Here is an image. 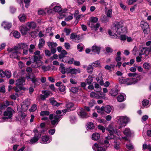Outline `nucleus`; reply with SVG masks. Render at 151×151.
Returning a JSON list of instances; mask_svg holds the SVG:
<instances>
[{"label":"nucleus","instance_id":"nucleus-1","mask_svg":"<svg viewBox=\"0 0 151 151\" xmlns=\"http://www.w3.org/2000/svg\"><path fill=\"white\" fill-rule=\"evenodd\" d=\"M127 28L124 26L123 23L122 22H117L115 23L114 26L113 28V31L112 32L110 30H108L109 35L111 36H114L116 35L118 36L121 35V40L123 41L127 39V36L124 35H122L121 34L126 32Z\"/></svg>","mask_w":151,"mask_h":151},{"label":"nucleus","instance_id":"nucleus-2","mask_svg":"<svg viewBox=\"0 0 151 151\" xmlns=\"http://www.w3.org/2000/svg\"><path fill=\"white\" fill-rule=\"evenodd\" d=\"M27 44L26 43H20L17 46H15L13 47H9L7 49V51L9 53H10V57L12 58H16L18 60L19 59V58L18 54L20 53L18 50L20 49H27L28 48Z\"/></svg>","mask_w":151,"mask_h":151},{"label":"nucleus","instance_id":"nucleus-3","mask_svg":"<svg viewBox=\"0 0 151 151\" xmlns=\"http://www.w3.org/2000/svg\"><path fill=\"white\" fill-rule=\"evenodd\" d=\"M106 130L108 131L109 134V135L108 137H106V139H121L120 137H118L117 138L114 135V133H115L118 136L120 137L121 136V132L119 131L117 129H115L111 125H109L106 129Z\"/></svg>","mask_w":151,"mask_h":151},{"label":"nucleus","instance_id":"nucleus-4","mask_svg":"<svg viewBox=\"0 0 151 151\" xmlns=\"http://www.w3.org/2000/svg\"><path fill=\"white\" fill-rule=\"evenodd\" d=\"M116 119L117 123L120 125L118 127L116 126V127L119 129L126 126L130 121L129 119L126 116H118L117 117Z\"/></svg>","mask_w":151,"mask_h":151},{"label":"nucleus","instance_id":"nucleus-5","mask_svg":"<svg viewBox=\"0 0 151 151\" xmlns=\"http://www.w3.org/2000/svg\"><path fill=\"white\" fill-rule=\"evenodd\" d=\"M62 115H55L50 114L49 116V118L50 120L51 124L52 127H55L58 124L60 120L62 118Z\"/></svg>","mask_w":151,"mask_h":151},{"label":"nucleus","instance_id":"nucleus-6","mask_svg":"<svg viewBox=\"0 0 151 151\" xmlns=\"http://www.w3.org/2000/svg\"><path fill=\"white\" fill-rule=\"evenodd\" d=\"M13 112L14 111L11 108L8 107L6 110L4 112V116L2 117V119H10L12 116Z\"/></svg>","mask_w":151,"mask_h":151},{"label":"nucleus","instance_id":"nucleus-7","mask_svg":"<svg viewBox=\"0 0 151 151\" xmlns=\"http://www.w3.org/2000/svg\"><path fill=\"white\" fill-rule=\"evenodd\" d=\"M52 7V11L55 12H60L62 10L61 6L57 3H53L50 6V9L51 10V9Z\"/></svg>","mask_w":151,"mask_h":151},{"label":"nucleus","instance_id":"nucleus-8","mask_svg":"<svg viewBox=\"0 0 151 151\" xmlns=\"http://www.w3.org/2000/svg\"><path fill=\"white\" fill-rule=\"evenodd\" d=\"M90 96L92 98L97 99L101 98L105 100L107 99V97H105V94L100 92L97 93L95 92H92L90 93Z\"/></svg>","mask_w":151,"mask_h":151},{"label":"nucleus","instance_id":"nucleus-9","mask_svg":"<svg viewBox=\"0 0 151 151\" xmlns=\"http://www.w3.org/2000/svg\"><path fill=\"white\" fill-rule=\"evenodd\" d=\"M77 114L82 119H86L89 117L88 115L86 113L84 109L81 108H79L77 110Z\"/></svg>","mask_w":151,"mask_h":151},{"label":"nucleus","instance_id":"nucleus-10","mask_svg":"<svg viewBox=\"0 0 151 151\" xmlns=\"http://www.w3.org/2000/svg\"><path fill=\"white\" fill-rule=\"evenodd\" d=\"M25 82V78L24 77L21 78L16 81V85L19 89L24 90L25 88L23 87V86Z\"/></svg>","mask_w":151,"mask_h":151},{"label":"nucleus","instance_id":"nucleus-11","mask_svg":"<svg viewBox=\"0 0 151 151\" xmlns=\"http://www.w3.org/2000/svg\"><path fill=\"white\" fill-rule=\"evenodd\" d=\"M141 26L143 29V32L145 34H148L150 31L149 26L148 23L143 21L141 22Z\"/></svg>","mask_w":151,"mask_h":151},{"label":"nucleus","instance_id":"nucleus-12","mask_svg":"<svg viewBox=\"0 0 151 151\" xmlns=\"http://www.w3.org/2000/svg\"><path fill=\"white\" fill-rule=\"evenodd\" d=\"M67 73H70L71 74H76L81 73V70L79 68L77 69L72 68L71 67H69L66 69Z\"/></svg>","mask_w":151,"mask_h":151},{"label":"nucleus","instance_id":"nucleus-13","mask_svg":"<svg viewBox=\"0 0 151 151\" xmlns=\"http://www.w3.org/2000/svg\"><path fill=\"white\" fill-rule=\"evenodd\" d=\"M103 145H101L100 143H95L92 147L93 149L95 151H106L104 148L102 147Z\"/></svg>","mask_w":151,"mask_h":151},{"label":"nucleus","instance_id":"nucleus-14","mask_svg":"<svg viewBox=\"0 0 151 151\" xmlns=\"http://www.w3.org/2000/svg\"><path fill=\"white\" fill-rule=\"evenodd\" d=\"M11 76V73L10 71H4L2 70H0V76L1 78H3L6 77L9 78Z\"/></svg>","mask_w":151,"mask_h":151},{"label":"nucleus","instance_id":"nucleus-15","mask_svg":"<svg viewBox=\"0 0 151 151\" xmlns=\"http://www.w3.org/2000/svg\"><path fill=\"white\" fill-rule=\"evenodd\" d=\"M30 104V102L28 100H26L24 101L21 105V108L22 111H27L28 109V107Z\"/></svg>","mask_w":151,"mask_h":151},{"label":"nucleus","instance_id":"nucleus-16","mask_svg":"<svg viewBox=\"0 0 151 151\" xmlns=\"http://www.w3.org/2000/svg\"><path fill=\"white\" fill-rule=\"evenodd\" d=\"M141 76L140 75L137 74L135 75V77H133L132 78H129V82L132 83V84L136 83L138 81L141 79Z\"/></svg>","mask_w":151,"mask_h":151},{"label":"nucleus","instance_id":"nucleus-17","mask_svg":"<svg viewBox=\"0 0 151 151\" xmlns=\"http://www.w3.org/2000/svg\"><path fill=\"white\" fill-rule=\"evenodd\" d=\"M141 76L140 75L137 74L135 75V77H133L132 78H129V82L132 83V84L136 83L138 81L141 79Z\"/></svg>","mask_w":151,"mask_h":151},{"label":"nucleus","instance_id":"nucleus-18","mask_svg":"<svg viewBox=\"0 0 151 151\" xmlns=\"http://www.w3.org/2000/svg\"><path fill=\"white\" fill-rule=\"evenodd\" d=\"M95 22L90 21L88 23L89 26L93 29H94L95 31L98 30V29L100 26V24L99 23L95 24Z\"/></svg>","mask_w":151,"mask_h":151},{"label":"nucleus","instance_id":"nucleus-19","mask_svg":"<svg viewBox=\"0 0 151 151\" xmlns=\"http://www.w3.org/2000/svg\"><path fill=\"white\" fill-rule=\"evenodd\" d=\"M140 52L139 54V56L145 54L146 56H147V54L149 53V48L147 47H141L140 48Z\"/></svg>","mask_w":151,"mask_h":151},{"label":"nucleus","instance_id":"nucleus-20","mask_svg":"<svg viewBox=\"0 0 151 151\" xmlns=\"http://www.w3.org/2000/svg\"><path fill=\"white\" fill-rule=\"evenodd\" d=\"M70 38L73 41L78 42L80 40L81 36L74 33H73L71 34Z\"/></svg>","mask_w":151,"mask_h":151},{"label":"nucleus","instance_id":"nucleus-21","mask_svg":"<svg viewBox=\"0 0 151 151\" xmlns=\"http://www.w3.org/2000/svg\"><path fill=\"white\" fill-rule=\"evenodd\" d=\"M19 29L21 33L23 35H26L27 32L29 30L27 26H21L20 27Z\"/></svg>","mask_w":151,"mask_h":151},{"label":"nucleus","instance_id":"nucleus-22","mask_svg":"<svg viewBox=\"0 0 151 151\" xmlns=\"http://www.w3.org/2000/svg\"><path fill=\"white\" fill-rule=\"evenodd\" d=\"M42 142L43 143H50L52 140L51 137L49 138L47 136H42Z\"/></svg>","mask_w":151,"mask_h":151},{"label":"nucleus","instance_id":"nucleus-23","mask_svg":"<svg viewBox=\"0 0 151 151\" xmlns=\"http://www.w3.org/2000/svg\"><path fill=\"white\" fill-rule=\"evenodd\" d=\"M101 49V47H98L96 45H93L92 47L91 50L93 52V54H99Z\"/></svg>","mask_w":151,"mask_h":151},{"label":"nucleus","instance_id":"nucleus-24","mask_svg":"<svg viewBox=\"0 0 151 151\" xmlns=\"http://www.w3.org/2000/svg\"><path fill=\"white\" fill-rule=\"evenodd\" d=\"M129 78H123L120 79L119 80V82L122 84H125L126 85H131L132 83L129 82Z\"/></svg>","mask_w":151,"mask_h":151},{"label":"nucleus","instance_id":"nucleus-25","mask_svg":"<svg viewBox=\"0 0 151 151\" xmlns=\"http://www.w3.org/2000/svg\"><path fill=\"white\" fill-rule=\"evenodd\" d=\"M12 24L5 21H4L1 24V26L5 29H9L12 27Z\"/></svg>","mask_w":151,"mask_h":151},{"label":"nucleus","instance_id":"nucleus-26","mask_svg":"<svg viewBox=\"0 0 151 151\" xmlns=\"http://www.w3.org/2000/svg\"><path fill=\"white\" fill-rule=\"evenodd\" d=\"M102 74L101 73H99L97 77L96 78V80L99 83L100 85L101 86L103 85L104 81L102 79Z\"/></svg>","mask_w":151,"mask_h":151},{"label":"nucleus","instance_id":"nucleus-27","mask_svg":"<svg viewBox=\"0 0 151 151\" xmlns=\"http://www.w3.org/2000/svg\"><path fill=\"white\" fill-rule=\"evenodd\" d=\"M52 10L51 9H48L47 8H46L44 9H40L38 11V14L40 15H44L46 14L47 12L49 13L51 12Z\"/></svg>","mask_w":151,"mask_h":151},{"label":"nucleus","instance_id":"nucleus-28","mask_svg":"<svg viewBox=\"0 0 151 151\" xmlns=\"http://www.w3.org/2000/svg\"><path fill=\"white\" fill-rule=\"evenodd\" d=\"M32 57L34 58L33 60V62H36V63H42V64L43 62L40 60L42 58L41 56H37V55H34Z\"/></svg>","mask_w":151,"mask_h":151},{"label":"nucleus","instance_id":"nucleus-29","mask_svg":"<svg viewBox=\"0 0 151 151\" xmlns=\"http://www.w3.org/2000/svg\"><path fill=\"white\" fill-rule=\"evenodd\" d=\"M126 99V95L124 93L120 94L117 97V100L119 102H121L124 101Z\"/></svg>","mask_w":151,"mask_h":151},{"label":"nucleus","instance_id":"nucleus-30","mask_svg":"<svg viewBox=\"0 0 151 151\" xmlns=\"http://www.w3.org/2000/svg\"><path fill=\"white\" fill-rule=\"evenodd\" d=\"M123 133L127 136L130 137L133 134V132L130 130L129 128H127L124 131Z\"/></svg>","mask_w":151,"mask_h":151},{"label":"nucleus","instance_id":"nucleus-31","mask_svg":"<svg viewBox=\"0 0 151 151\" xmlns=\"http://www.w3.org/2000/svg\"><path fill=\"white\" fill-rule=\"evenodd\" d=\"M73 106V104L72 103H69L66 104V106L67 109H65L62 110V111L63 112V113H66L67 111H68L69 110H71L70 109Z\"/></svg>","mask_w":151,"mask_h":151},{"label":"nucleus","instance_id":"nucleus-32","mask_svg":"<svg viewBox=\"0 0 151 151\" xmlns=\"http://www.w3.org/2000/svg\"><path fill=\"white\" fill-rule=\"evenodd\" d=\"M50 101L51 104L54 106H58L62 104L61 103H58L53 98H51L50 99Z\"/></svg>","mask_w":151,"mask_h":151},{"label":"nucleus","instance_id":"nucleus-33","mask_svg":"<svg viewBox=\"0 0 151 151\" xmlns=\"http://www.w3.org/2000/svg\"><path fill=\"white\" fill-rule=\"evenodd\" d=\"M59 70L63 74H65L67 73L66 69L63 63H61L60 64Z\"/></svg>","mask_w":151,"mask_h":151},{"label":"nucleus","instance_id":"nucleus-34","mask_svg":"<svg viewBox=\"0 0 151 151\" xmlns=\"http://www.w3.org/2000/svg\"><path fill=\"white\" fill-rule=\"evenodd\" d=\"M118 93V90L116 88H113L110 91V94L111 96H115Z\"/></svg>","mask_w":151,"mask_h":151},{"label":"nucleus","instance_id":"nucleus-35","mask_svg":"<svg viewBox=\"0 0 151 151\" xmlns=\"http://www.w3.org/2000/svg\"><path fill=\"white\" fill-rule=\"evenodd\" d=\"M47 45L50 48H55L58 45L57 44L56 42H48Z\"/></svg>","mask_w":151,"mask_h":151},{"label":"nucleus","instance_id":"nucleus-36","mask_svg":"<svg viewBox=\"0 0 151 151\" xmlns=\"http://www.w3.org/2000/svg\"><path fill=\"white\" fill-rule=\"evenodd\" d=\"M97 111L98 113L103 114H104V107L102 106L100 107L99 106H96V107Z\"/></svg>","mask_w":151,"mask_h":151},{"label":"nucleus","instance_id":"nucleus-37","mask_svg":"<svg viewBox=\"0 0 151 151\" xmlns=\"http://www.w3.org/2000/svg\"><path fill=\"white\" fill-rule=\"evenodd\" d=\"M81 90L80 86L73 87L70 89V91L73 93H75L78 92L79 90Z\"/></svg>","mask_w":151,"mask_h":151},{"label":"nucleus","instance_id":"nucleus-38","mask_svg":"<svg viewBox=\"0 0 151 151\" xmlns=\"http://www.w3.org/2000/svg\"><path fill=\"white\" fill-rule=\"evenodd\" d=\"M18 18L20 21L22 22H24L26 19V15L24 14H20Z\"/></svg>","mask_w":151,"mask_h":151},{"label":"nucleus","instance_id":"nucleus-39","mask_svg":"<svg viewBox=\"0 0 151 151\" xmlns=\"http://www.w3.org/2000/svg\"><path fill=\"white\" fill-rule=\"evenodd\" d=\"M27 26L29 28V29L30 28H35L36 27V24L35 23L33 22H28L27 24Z\"/></svg>","mask_w":151,"mask_h":151},{"label":"nucleus","instance_id":"nucleus-40","mask_svg":"<svg viewBox=\"0 0 151 151\" xmlns=\"http://www.w3.org/2000/svg\"><path fill=\"white\" fill-rule=\"evenodd\" d=\"M39 81L40 79L39 78H36L35 77H33L32 79V83L36 86L40 84Z\"/></svg>","mask_w":151,"mask_h":151},{"label":"nucleus","instance_id":"nucleus-41","mask_svg":"<svg viewBox=\"0 0 151 151\" xmlns=\"http://www.w3.org/2000/svg\"><path fill=\"white\" fill-rule=\"evenodd\" d=\"M100 137V135L99 134L95 133L93 134L92 135V139L93 140H96L99 138Z\"/></svg>","mask_w":151,"mask_h":151},{"label":"nucleus","instance_id":"nucleus-42","mask_svg":"<svg viewBox=\"0 0 151 151\" xmlns=\"http://www.w3.org/2000/svg\"><path fill=\"white\" fill-rule=\"evenodd\" d=\"M38 140V137L37 138L35 137H34L28 142V143L31 145L34 144Z\"/></svg>","mask_w":151,"mask_h":151},{"label":"nucleus","instance_id":"nucleus-43","mask_svg":"<svg viewBox=\"0 0 151 151\" xmlns=\"http://www.w3.org/2000/svg\"><path fill=\"white\" fill-rule=\"evenodd\" d=\"M45 41L42 38H40L39 39V43L38 45L39 48H41L45 44Z\"/></svg>","mask_w":151,"mask_h":151},{"label":"nucleus","instance_id":"nucleus-44","mask_svg":"<svg viewBox=\"0 0 151 151\" xmlns=\"http://www.w3.org/2000/svg\"><path fill=\"white\" fill-rule=\"evenodd\" d=\"M111 107L109 105H106L104 107V111L107 113H110L111 110Z\"/></svg>","mask_w":151,"mask_h":151},{"label":"nucleus","instance_id":"nucleus-45","mask_svg":"<svg viewBox=\"0 0 151 151\" xmlns=\"http://www.w3.org/2000/svg\"><path fill=\"white\" fill-rule=\"evenodd\" d=\"M143 0H129L127 3L129 5H130L136 2L138 3H140Z\"/></svg>","mask_w":151,"mask_h":151},{"label":"nucleus","instance_id":"nucleus-46","mask_svg":"<svg viewBox=\"0 0 151 151\" xmlns=\"http://www.w3.org/2000/svg\"><path fill=\"white\" fill-rule=\"evenodd\" d=\"M33 132L35 133V136L34 137L37 138H38V139H39V138L41 137V134H40L38 132L37 129H35L33 130Z\"/></svg>","mask_w":151,"mask_h":151},{"label":"nucleus","instance_id":"nucleus-47","mask_svg":"<svg viewBox=\"0 0 151 151\" xmlns=\"http://www.w3.org/2000/svg\"><path fill=\"white\" fill-rule=\"evenodd\" d=\"M95 89L94 90L96 91L100 92L101 91V89L99 85L96 83L94 84Z\"/></svg>","mask_w":151,"mask_h":151},{"label":"nucleus","instance_id":"nucleus-48","mask_svg":"<svg viewBox=\"0 0 151 151\" xmlns=\"http://www.w3.org/2000/svg\"><path fill=\"white\" fill-rule=\"evenodd\" d=\"M42 64V63H36V62H33L31 66L33 68H36L40 67Z\"/></svg>","mask_w":151,"mask_h":151},{"label":"nucleus","instance_id":"nucleus-49","mask_svg":"<svg viewBox=\"0 0 151 151\" xmlns=\"http://www.w3.org/2000/svg\"><path fill=\"white\" fill-rule=\"evenodd\" d=\"M120 143L118 142L117 140H114V148L118 150L119 148Z\"/></svg>","mask_w":151,"mask_h":151},{"label":"nucleus","instance_id":"nucleus-50","mask_svg":"<svg viewBox=\"0 0 151 151\" xmlns=\"http://www.w3.org/2000/svg\"><path fill=\"white\" fill-rule=\"evenodd\" d=\"M87 127L89 129H93L94 128V125L91 122H89L87 124Z\"/></svg>","mask_w":151,"mask_h":151},{"label":"nucleus","instance_id":"nucleus-51","mask_svg":"<svg viewBox=\"0 0 151 151\" xmlns=\"http://www.w3.org/2000/svg\"><path fill=\"white\" fill-rule=\"evenodd\" d=\"M94 67L91 65H89L87 68V71L88 73H91L93 70Z\"/></svg>","mask_w":151,"mask_h":151},{"label":"nucleus","instance_id":"nucleus-52","mask_svg":"<svg viewBox=\"0 0 151 151\" xmlns=\"http://www.w3.org/2000/svg\"><path fill=\"white\" fill-rule=\"evenodd\" d=\"M12 103L8 101H5L3 102L2 107L3 108L6 107L11 104Z\"/></svg>","mask_w":151,"mask_h":151},{"label":"nucleus","instance_id":"nucleus-53","mask_svg":"<svg viewBox=\"0 0 151 151\" xmlns=\"http://www.w3.org/2000/svg\"><path fill=\"white\" fill-rule=\"evenodd\" d=\"M93 80V77L91 76H89L86 79V81L88 85H89L92 82Z\"/></svg>","mask_w":151,"mask_h":151},{"label":"nucleus","instance_id":"nucleus-54","mask_svg":"<svg viewBox=\"0 0 151 151\" xmlns=\"http://www.w3.org/2000/svg\"><path fill=\"white\" fill-rule=\"evenodd\" d=\"M106 14L107 16L109 17H111L112 14V10L111 9H109L106 11Z\"/></svg>","mask_w":151,"mask_h":151},{"label":"nucleus","instance_id":"nucleus-55","mask_svg":"<svg viewBox=\"0 0 151 151\" xmlns=\"http://www.w3.org/2000/svg\"><path fill=\"white\" fill-rule=\"evenodd\" d=\"M13 36L16 38H19L20 37L19 33L17 31H14L13 33Z\"/></svg>","mask_w":151,"mask_h":151},{"label":"nucleus","instance_id":"nucleus-56","mask_svg":"<svg viewBox=\"0 0 151 151\" xmlns=\"http://www.w3.org/2000/svg\"><path fill=\"white\" fill-rule=\"evenodd\" d=\"M49 114L50 113L48 111H42L40 113V115L42 116H48Z\"/></svg>","mask_w":151,"mask_h":151},{"label":"nucleus","instance_id":"nucleus-57","mask_svg":"<svg viewBox=\"0 0 151 151\" xmlns=\"http://www.w3.org/2000/svg\"><path fill=\"white\" fill-rule=\"evenodd\" d=\"M143 67L144 68L146 69H149L150 67L149 64L147 63H144L143 64Z\"/></svg>","mask_w":151,"mask_h":151},{"label":"nucleus","instance_id":"nucleus-58","mask_svg":"<svg viewBox=\"0 0 151 151\" xmlns=\"http://www.w3.org/2000/svg\"><path fill=\"white\" fill-rule=\"evenodd\" d=\"M37 105L35 104H34L32 106L31 108L29 109V111L30 112L34 111L37 109Z\"/></svg>","mask_w":151,"mask_h":151},{"label":"nucleus","instance_id":"nucleus-59","mask_svg":"<svg viewBox=\"0 0 151 151\" xmlns=\"http://www.w3.org/2000/svg\"><path fill=\"white\" fill-rule=\"evenodd\" d=\"M100 61L99 60H98L97 61L93 62L92 64V65L93 66V67H96L99 66L100 65Z\"/></svg>","mask_w":151,"mask_h":151},{"label":"nucleus","instance_id":"nucleus-60","mask_svg":"<svg viewBox=\"0 0 151 151\" xmlns=\"http://www.w3.org/2000/svg\"><path fill=\"white\" fill-rule=\"evenodd\" d=\"M84 46L81 43L78 44L77 45V48L80 52H81Z\"/></svg>","mask_w":151,"mask_h":151},{"label":"nucleus","instance_id":"nucleus-61","mask_svg":"<svg viewBox=\"0 0 151 151\" xmlns=\"http://www.w3.org/2000/svg\"><path fill=\"white\" fill-rule=\"evenodd\" d=\"M149 104V101L147 99L143 100L142 102V104L143 106H147Z\"/></svg>","mask_w":151,"mask_h":151},{"label":"nucleus","instance_id":"nucleus-62","mask_svg":"<svg viewBox=\"0 0 151 151\" xmlns=\"http://www.w3.org/2000/svg\"><path fill=\"white\" fill-rule=\"evenodd\" d=\"M71 31V29H67L65 28L64 29V32L66 33L67 35H68Z\"/></svg>","mask_w":151,"mask_h":151},{"label":"nucleus","instance_id":"nucleus-63","mask_svg":"<svg viewBox=\"0 0 151 151\" xmlns=\"http://www.w3.org/2000/svg\"><path fill=\"white\" fill-rule=\"evenodd\" d=\"M76 121V118L74 116H71L70 117V121L72 124L75 123Z\"/></svg>","mask_w":151,"mask_h":151},{"label":"nucleus","instance_id":"nucleus-64","mask_svg":"<svg viewBox=\"0 0 151 151\" xmlns=\"http://www.w3.org/2000/svg\"><path fill=\"white\" fill-rule=\"evenodd\" d=\"M98 18L96 17H91L90 19V21L96 23L98 21Z\"/></svg>","mask_w":151,"mask_h":151}]
</instances>
